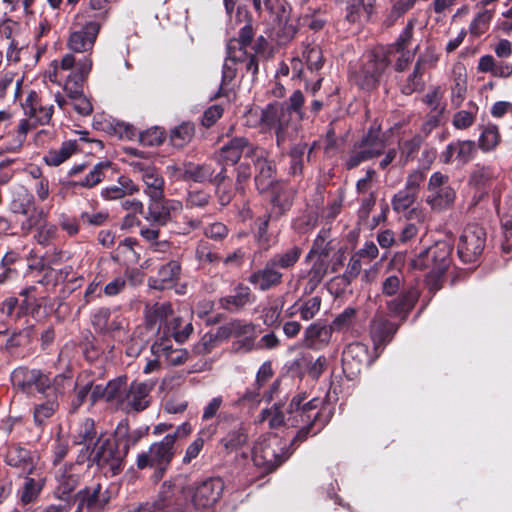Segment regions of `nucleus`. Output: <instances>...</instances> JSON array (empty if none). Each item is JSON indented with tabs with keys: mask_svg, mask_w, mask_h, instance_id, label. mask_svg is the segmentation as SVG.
Segmentation results:
<instances>
[{
	"mask_svg": "<svg viewBox=\"0 0 512 512\" xmlns=\"http://www.w3.org/2000/svg\"><path fill=\"white\" fill-rule=\"evenodd\" d=\"M304 400V395L294 396L287 410L286 425L299 428L293 441L302 442L309 435H316L327 422L322 418L320 410L322 401L320 399L313 398L303 403Z\"/></svg>",
	"mask_w": 512,
	"mask_h": 512,
	"instance_id": "1",
	"label": "nucleus"
},
{
	"mask_svg": "<svg viewBox=\"0 0 512 512\" xmlns=\"http://www.w3.org/2000/svg\"><path fill=\"white\" fill-rule=\"evenodd\" d=\"M130 447V440L128 439L124 445L123 452L119 451L118 445L110 438L99 437L94 443V447H85L77 457L78 463L85 462L86 459L91 460L102 469L110 471L112 475H116L122 466L123 458L127 454Z\"/></svg>",
	"mask_w": 512,
	"mask_h": 512,
	"instance_id": "2",
	"label": "nucleus"
},
{
	"mask_svg": "<svg viewBox=\"0 0 512 512\" xmlns=\"http://www.w3.org/2000/svg\"><path fill=\"white\" fill-rule=\"evenodd\" d=\"M92 69V60L89 56H83L77 63V71L69 73L63 82V90L71 101L74 110L88 116L93 111L90 100L84 95L83 83Z\"/></svg>",
	"mask_w": 512,
	"mask_h": 512,
	"instance_id": "3",
	"label": "nucleus"
},
{
	"mask_svg": "<svg viewBox=\"0 0 512 512\" xmlns=\"http://www.w3.org/2000/svg\"><path fill=\"white\" fill-rule=\"evenodd\" d=\"M452 245L447 241H438L431 247L420 252L411 259L410 266L416 270L423 269L422 258L428 257L433 260V268L426 277L427 285L430 290L437 291L440 288L439 279L450 265V255Z\"/></svg>",
	"mask_w": 512,
	"mask_h": 512,
	"instance_id": "4",
	"label": "nucleus"
},
{
	"mask_svg": "<svg viewBox=\"0 0 512 512\" xmlns=\"http://www.w3.org/2000/svg\"><path fill=\"white\" fill-rule=\"evenodd\" d=\"M175 436L166 435L164 438L153 443L148 451L137 456L136 465L138 469L154 468V478H162L164 471L168 468L174 456Z\"/></svg>",
	"mask_w": 512,
	"mask_h": 512,
	"instance_id": "5",
	"label": "nucleus"
},
{
	"mask_svg": "<svg viewBox=\"0 0 512 512\" xmlns=\"http://www.w3.org/2000/svg\"><path fill=\"white\" fill-rule=\"evenodd\" d=\"M74 30L67 40V47L74 53L91 52L100 32L102 21L99 18L85 21L84 13H77L72 23Z\"/></svg>",
	"mask_w": 512,
	"mask_h": 512,
	"instance_id": "6",
	"label": "nucleus"
},
{
	"mask_svg": "<svg viewBox=\"0 0 512 512\" xmlns=\"http://www.w3.org/2000/svg\"><path fill=\"white\" fill-rule=\"evenodd\" d=\"M384 148L385 141L380 136V128L372 126L367 133L353 145L345 160V165L348 169H353L362 162L379 156Z\"/></svg>",
	"mask_w": 512,
	"mask_h": 512,
	"instance_id": "7",
	"label": "nucleus"
},
{
	"mask_svg": "<svg viewBox=\"0 0 512 512\" xmlns=\"http://www.w3.org/2000/svg\"><path fill=\"white\" fill-rule=\"evenodd\" d=\"M11 381L14 387L26 394H51L56 389L50 376L38 369L18 367L11 373Z\"/></svg>",
	"mask_w": 512,
	"mask_h": 512,
	"instance_id": "8",
	"label": "nucleus"
},
{
	"mask_svg": "<svg viewBox=\"0 0 512 512\" xmlns=\"http://www.w3.org/2000/svg\"><path fill=\"white\" fill-rule=\"evenodd\" d=\"M427 192L426 203L437 212L452 207L456 199V191L450 185L449 176L439 171L430 176Z\"/></svg>",
	"mask_w": 512,
	"mask_h": 512,
	"instance_id": "9",
	"label": "nucleus"
},
{
	"mask_svg": "<svg viewBox=\"0 0 512 512\" xmlns=\"http://www.w3.org/2000/svg\"><path fill=\"white\" fill-rule=\"evenodd\" d=\"M10 209L13 213L26 216L22 222V229L26 231L40 225L45 218L44 211L35 206L34 196L23 186L13 190Z\"/></svg>",
	"mask_w": 512,
	"mask_h": 512,
	"instance_id": "10",
	"label": "nucleus"
},
{
	"mask_svg": "<svg viewBox=\"0 0 512 512\" xmlns=\"http://www.w3.org/2000/svg\"><path fill=\"white\" fill-rule=\"evenodd\" d=\"M129 167L139 175L144 184L143 192L149 200L164 199L165 180L156 166L144 160H133Z\"/></svg>",
	"mask_w": 512,
	"mask_h": 512,
	"instance_id": "11",
	"label": "nucleus"
},
{
	"mask_svg": "<svg viewBox=\"0 0 512 512\" xmlns=\"http://www.w3.org/2000/svg\"><path fill=\"white\" fill-rule=\"evenodd\" d=\"M486 245V231L477 224L467 225L459 237L457 253L465 263L478 260Z\"/></svg>",
	"mask_w": 512,
	"mask_h": 512,
	"instance_id": "12",
	"label": "nucleus"
},
{
	"mask_svg": "<svg viewBox=\"0 0 512 512\" xmlns=\"http://www.w3.org/2000/svg\"><path fill=\"white\" fill-rule=\"evenodd\" d=\"M260 123L266 129L275 131L279 147L291 137L289 128L292 122L288 112L284 110V104L278 102L268 104L261 112Z\"/></svg>",
	"mask_w": 512,
	"mask_h": 512,
	"instance_id": "13",
	"label": "nucleus"
},
{
	"mask_svg": "<svg viewBox=\"0 0 512 512\" xmlns=\"http://www.w3.org/2000/svg\"><path fill=\"white\" fill-rule=\"evenodd\" d=\"M388 65L389 60L384 54L368 53L364 56L359 69L354 72L356 84L362 89H372Z\"/></svg>",
	"mask_w": 512,
	"mask_h": 512,
	"instance_id": "14",
	"label": "nucleus"
},
{
	"mask_svg": "<svg viewBox=\"0 0 512 512\" xmlns=\"http://www.w3.org/2000/svg\"><path fill=\"white\" fill-rule=\"evenodd\" d=\"M223 487L224 485L221 479L210 478L193 488L184 490V495L186 499H190L195 509H208L218 501Z\"/></svg>",
	"mask_w": 512,
	"mask_h": 512,
	"instance_id": "15",
	"label": "nucleus"
},
{
	"mask_svg": "<svg viewBox=\"0 0 512 512\" xmlns=\"http://www.w3.org/2000/svg\"><path fill=\"white\" fill-rule=\"evenodd\" d=\"M281 448L280 440L276 436L258 441L252 450L254 464L265 471H272L283 461L278 453Z\"/></svg>",
	"mask_w": 512,
	"mask_h": 512,
	"instance_id": "16",
	"label": "nucleus"
},
{
	"mask_svg": "<svg viewBox=\"0 0 512 512\" xmlns=\"http://www.w3.org/2000/svg\"><path fill=\"white\" fill-rule=\"evenodd\" d=\"M93 328L97 333L112 338H122L126 335L128 321L120 314H112L107 308L96 311L91 318Z\"/></svg>",
	"mask_w": 512,
	"mask_h": 512,
	"instance_id": "17",
	"label": "nucleus"
},
{
	"mask_svg": "<svg viewBox=\"0 0 512 512\" xmlns=\"http://www.w3.org/2000/svg\"><path fill=\"white\" fill-rule=\"evenodd\" d=\"M249 153L252 154L251 159L256 169V187L259 192L263 193L276 184L274 182V165L267 159V152L263 148H249Z\"/></svg>",
	"mask_w": 512,
	"mask_h": 512,
	"instance_id": "18",
	"label": "nucleus"
},
{
	"mask_svg": "<svg viewBox=\"0 0 512 512\" xmlns=\"http://www.w3.org/2000/svg\"><path fill=\"white\" fill-rule=\"evenodd\" d=\"M420 293L414 286L403 288L398 296L386 302L388 315L403 323L418 301Z\"/></svg>",
	"mask_w": 512,
	"mask_h": 512,
	"instance_id": "19",
	"label": "nucleus"
},
{
	"mask_svg": "<svg viewBox=\"0 0 512 512\" xmlns=\"http://www.w3.org/2000/svg\"><path fill=\"white\" fill-rule=\"evenodd\" d=\"M332 330L323 320H318L308 325L302 338V346L312 350H320L329 345L332 338Z\"/></svg>",
	"mask_w": 512,
	"mask_h": 512,
	"instance_id": "20",
	"label": "nucleus"
},
{
	"mask_svg": "<svg viewBox=\"0 0 512 512\" xmlns=\"http://www.w3.org/2000/svg\"><path fill=\"white\" fill-rule=\"evenodd\" d=\"M24 114L29 119L34 120L36 124L46 125L50 122L54 107L51 104L45 103L37 92L31 90L24 103H22Z\"/></svg>",
	"mask_w": 512,
	"mask_h": 512,
	"instance_id": "21",
	"label": "nucleus"
},
{
	"mask_svg": "<svg viewBox=\"0 0 512 512\" xmlns=\"http://www.w3.org/2000/svg\"><path fill=\"white\" fill-rule=\"evenodd\" d=\"M475 152V142L471 140H458L449 143L440 153V161L444 164L457 163L458 166L467 164Z\"/></svg>",
	"mask_w": 512,
	"mask_h": 512,
	"instance_id": "22",
	"label": "nucleus"
},
{
	"mask_svg": "<svg viewBox=\"0 0 512 512\" xmlns=\"http://www.w3.org/2000/svg\"><path fill=\"white\" fill-rule=\"evenodd\" d=\"M248 282L256 290L265 292L282 284L283 273L267 260L262 268L249 275Z\"/></svg>",
	"mask_w": 512,
	"mask_h": 512,
	"instance_id": "23",
	"label": "nucleus"
},
{
	"mask_svg": "<svg viewBox=\"0 0 512 512\" xmlns=\"http://www.w3.org/2000/svg\"><path fill=\"white\" fill-rule=\"evenodd\" d=\"M257 147L244 137H234L219 149L217 160L222 165H234L239 161L243 153H245L246 157L251 158L252 154L249 153V148Z\"/></svg>",
	"mask_w": 512,
	"mask_h": 512,
	"instance_id": "24",
	"label": "nucleus"
},
{
	"mask_svg": "<svg viewBox=\"0 0 512 512\" xmlns=\"http://www.w3.org/2000/svg\"><path fill=\"white\" fill-rule=\"evenodd\" d=\"M153 387L154 383L152 381H134L129 386L127 385L124 410L142 411L147 408L149 405V394Z\"/></svg>",
	"mask_w": 512,
	"mask_h": 512,
	"instance_id": "25",
	"label": "nucleus"
},
{
	"mask_svg": "<svg viewBox=\"0 0 512 512\" xmlns=\"http://www.w3.org/2000/svg\"><path fill=\"white\" fill-rule=\"evenodd\" d=\"M77 497L82 498V504H86L89 512H103L111 500L110 491L103 489L100 483L79 490Z\"/></svg>",
	"mask_w": 512,
	"mask_h": 512,
	"instance_id": "26",
	"label": "nucleus"
},
{
	"mask_svg": "<svg viewBox=\"0 0 512 512\" xmlns=\"http://www.w3.org/2000/svg\"><path fill=\"white\" fill-rule=\"evenodd\" d=\"M369 363L368 347L360 342L350 343L343 351L342 365L345 372L355 375Z\"/></svg>",
	"mask_w": 512,
	"mask_h": 512,
	"instance_id": "27",
	"label": "nucleus"
},
{
	"mask_svg": "<svg viewBox=\"0 0 512 512\" xmlns=\"http://www.w3.org/2000/svg\"><path fill=\"white\" fill-rule=\"evenodd\" d=\"M180 275V263L171 260L159 268L156 276L149 278L148 285L150 288L157 290L170 289L175 286Z\"/></svg>",
	"mask_w": 512,
	"mask_h": 512,
	"instance_id": "28",
	"label": "nucleus"
},
{
	"mask_svg": "<svg viewBox=\"0 0 512 512\" xmlns=\"http://www.w3.org/2000/svg\"><path fill=\"white\" fill-rule=\"evenodd\" d=\"M178 180L193 181L202 183L210 180L213 176V169L207 164H195L192 162L184 163L182 166H169Z\"/></svg>",
	"mask_w": 512,
	"mask_h": 512,
	"instance_id": "29",
	"label": "nucleus"
},
{
	"mask_svg": "<svg viewBox=\"0 0 512 512\" xmlns=\"http://www.w3.org/2000/svg\"><path fill=\"white\" fill-rule=\"evenodd\" d=\"M140 187L128 176L118 177L116 184L106 186L101 189L100 195L106 201H115L124 199L139 193Z\"/></svg>",
	"mask_w": 512,
	"mask_h": 512,
	"instance_id": "30",
	"label": "nucleus"
},
{
	"mask_svg": "<svg viewBox=\"0 0 512 512\" xmlns=\"http://www.w3.org/2000/svg\"><path fill=\"white\" fill-rule=\"evenodd\" d=\"M400 324V322L396 323L387 319L383 313H377L371 322V337L376 348L389 341L398 330Z\"/></svg>",
	"mask_w": 512,
	"mask_h": 512,
	"instance_id": "31",
	"label": "nucleus"
},
{
	"mask_svg": "<svg viewBox=\"0 0 512 512\" xmlns=\"http://www.w3.org/2000/svg\"><path fill=\"white\" fill-rule=\"evenodd\" d=\"M272 189V197H271V215L275 218L284 215L287 211L290 210L295 191L293 188L289 187L286 184L276 183Z\"/></svg>",
	"mask_w": 512,
	"mask_h": 512,
	"instance_id": "32",
	"label": "nucleus"
},
{
	"mask_svg": "<svg viewBox=\"0 0 512 512\" xmlns=\"http://www.w3.org/2000/svg\"><path fill=\"white\" fill-rule=\"evenodd\" d=\"M5 463L11 467L22 470L23 473L30 475L35 470V463L30 450L20 445H12L8 448Z\"/></svg>",
	"mask_w": 512,
	"mask_h": 512,
	"instance_id": "33",
	"label": "nucleus"
},
{
	"mask_svg": "<svg viewBox=\"0 0 512 512\" xmlns=\"http://www.w3.org/2000/svg\"><path fill=\"white\" fill-rule=\"evenodd\" d=\"M151 352L158 358H163L168 365L178 366L186 362L188 352L184 349L172 348L167 339H160L151 346Z\"/></svg>",
	"mask_w": 512,
	"mask_h": 512,
	"instance_id": "34",
	"label": "nucleus"
},
{
	"mask_svg": "<svg viewBox=\"0 0 512 512\" xmlns=\"http://www.w3.org/2000/svg\"><path fill=\"white\" fill-rule=\"evenodd\" d=\"M57 482L56 493L63 498L68 496L79 484V474L75 472V465L69 464L59 468L55 473Z\"/></svg>",
	"mask_w": 512,
	"mask_h": 512,
	"instance_id": "35",
	"label": "nucleus"
},
{
	"mask_svg": "<svg viewBox=\"0 0 512 512\" xmlns=\"http://www.w3.org/2000/svg\"><path fill=\"white\" fill-rule=\"evenodd\" d=\"M251 302V290L248 286L238 284L233 293L219 299V306L229 312H238Z\"/></svg>",
	"mask_w": 512,
	"mask_h": 512,
	"instance_id": "36",
	"label": "nucleus"
},
{
	"mask_svg": "<svg viewBox=\"0 0 512 512\" xmlns=\"http://www.w3.org/2000/svg\"><path fill=\"white\" fill-rule=\"evenodd\" d=\"M172 316V307L169 302L155 303L145 308V321L149 329L160 330Z\"/></svg>",
	"mask_w": 512,
	"mask_h": 512,
	"instance_id": "37",
	"label": "nucleus"
},
{
	"mask_svg": "<svg viewBox=\"0 0 512 512\" xmlns=\"http://www.w3.org/2000/svg\"><path fill=\"white\" fill-rule=\"evenodd\" d=\"M110 161H101L93 165L84 177L69 182L72 188L91 189L101 183L105 178V172L110 168Z\"/></svg>",
	"mask_w": 512,
	"mask_h": 512,
	"instance_id": "38",
	"label": "nucleus"
},
{
	"mask_svg": "<svg viewBox=\"0 0 512 512\" xmlns=\"http://www.w3.org/2000/svg\"><path fill=\"white\" fill-rule=\"evenodd\" d=\"M253 37L254 32L251 25H244L239 31L238 38L231 39L227 43L228 55L232 59H246V48L252 43Z\"/></svg>",
	"mask_w": 512,
	"mask_h": 512,
	"instance_id": "39",
	"label": "nucleus"
},
{
	"mask_svg": "<svg viewBox=\"0 0 512 512\" xmlns=\"http://www.w3.org/2000/svg\"><path fill=\"white\" fill-rule=\"evenodd\" d=\"M303 250L298 245H293L285 250L273 254L268 261L279 271L292 270L302 256Z\"/></svg>",
	"mask_w": 512,
	"mask_h": 512,
	"instance_id": "40",
	"label": "nucleus"
},
{
	"mask_svg": "<svg viewBox=\"0 0 512 512\" xmlns=\"http://www.w3.org/2000/svg\"><path fill=\"white\" fill-rule=\"evenodd\" d=\"M333 250L334 246L330 240V229H322L315 238L311 249L305 256V260H309L310 258H319L329 262V257Z\"/></svg>",
	"mask_w": 512,
	"mask_h": 512,
	"instance_id": "41",
	"label": "nucleus"
},
{
	"mask_svg": "<svg viewBox=\"0 0 512 512\" xmlns=\"http://www.w3.org/2000/svg\"><path fill=\"white\" fill-rule=\"evenodd\" d=\"M305 262L311 264L310 269L303 275V277L307 278L305 290L312 292L327 274L329 262L319 258H310L305 260Z\"/></svg>",
	"mask_w": 512,
	"mask_h": 512,
	"instance_id": "42",
	"label": "nucleus"
},
{
	"mask_svg": "<svg viewBox=\"0 0 512 512\" xmlns=\"http://www.w3.org/2000/svg\"><path fill=\"white\" fill-rule=\"evenodd\" d=\"M215 432H216L215 425H209L205 428H202L198 432L197 437L187 447L182 462L184 464H188L193 459L197 458L198 455L200 454L201 450L203 449L205 442L208 441L209 439H211V437L215 434Z\"/></svg>",
	"mask_w": 512,
	"mask_h": 512,
	"instance_id": "43",
	"label": "nucleus"
},
{
	"mask_svg": "<svg viewBox=\"0 0 512 512\" xmlns=\"http://www.w3.org/2000/svg\"><path fill=\"white\" fill-rule=\"evenodd\" d=\"M79 60L80 59H77L71 53L64 55L59 64L57 61H53L51 63V67L46 74V78H48L50 82L60 85L61 79L63 78L60 75L61 71H70V73L76 72Z\"/></svg>",
	"mask_w": 512,
	"mask_h": 512,
	"instance_id": "44",
	"label": "nucleus"
},
{
	"mask_svg": "<svg viewBox=\"0 0 512 512\" xmlns=\"http://www.w3.org/2000/svg\"><path fill=\"white\" fill-rule=\"evenodd\" d=\"M127 383L122 378L109 381L106 384L105 401L116 406L118 409L124 410L126 398Z\"/></svg>",
	"mask_w": 512,
	"mask_h": 512,
	"instance_id": "45",
	"label": "nucleus"
},
{
	"mask_svg": "<svg viewBox=\"0 0 512 512\" xmlns=\"http://www.w3.org/2000/svg\"><path fill=\"white\" fill-rule=\"evenodd\" d=\"M43 396H45L47 400L34 407V421L38 426L44 425L46 420L52 417L58 409L57 389L53 390V393L44 394Z\"/></svg>",
	"mask_w": 512,
	"mask_h": 512,
	"instance_id": "46",
	"label": "nucleus"
},
{
	"mask_svg": "<svg viewBox=\"0 0 512 512\" xmlns=\"http://www.w3.org/2000/svg\"><path fill=\"white\" fill-rule=\"evenodd\" d=\"M77 150V141L68 140L63 142L59 148L50 150L44 156V161L49 166H58L68 160Z\"/></svg>",
	"mask_w": 512,
	"mask_h": 512,
	"instance_id": "47",
	"label": "nucleus"
},
{
	"mask_svg": "<svg viewBox=\"0 0 512 512\" xmlns=\"http://www.w3.org/2000/svg\"><path fill=\"white\" fill-rule=\"evenodd\" d=\"M314 145L308 148L306 143H298L294 145L289 153L290 156V167L289 173L293 176L301 175L303 171L304 165V157L305 155L307 159H309L310 154L312 153Z\"/></svg>",
	"mask_w": 512,
	"mask_h": 512,
	"instance_id": "48",
	"label": "nucleus"
},
{
	"mask_svg": "<svg viewBox=\"0 0 512 512\" xmlns=\"http://www.w3.org/2000/svg\"><path fill=\"white\" fill-rule=\"evenodd\" d=\"M195 135V125L191 122H183L170 131V142L176 148H183L191 142Z\"/></svg>",
	"mask_w": 512,
	"mask_h": 512,
	"instance_id": "49",
	"label": "nucleus"
},
{
	"mask_svg": "<svg viewBox=\"0 0 512 512\" xmlns=\"http://www.w3.org/2000/svg\"><path fill=\"white\" fill-rule=\"evenodd\" d=\"M144 218L157 226H165L170 221L163 200H149Z\"/></svg>",
	"mask_w": 512,
	"mask_h": 512,
	"instance_id": "50",
	"label": "nucleus"
},
{
	"mask_svg": "<svg viewBox=\"0 0 512 512\" xmlns=\"http://www.w3.org/2000/svg\"><path fill=\"white\" fill-rule=\"evenodd\" d=\"M305 99L304 95L300 90H295L284 104L285 112H288V117L291 122H300L303 117V105Z\"/></svg>",
	"mask_w": 512,
	"mask_h": 512,
	"instance_id": "51",
	"label": "nucleus"
},
{
	"mask_svg": "<svg viewBox=\"0 0 512 512\" xmlns=\"http://www.w3.org/2000/svg\"><path fill=\"white\" fill-rule=\"evenodd\" d=\"M357 310L353 307L345 308L329 325L332 332H348L355 324Z\"/></svg>",
	"mask_w": 512,
	"mask_h": 512,
	"instance_id": "52",
	"label": "nucleus"
},
{
	"mask_svg": "<svg viewBox=\"0 0 512 512\" xmlns=\"http://www.w3.org/2000/svg\"><path fill=\"white\" fill-rule=\"evenodd\" d=\"M477 113L478 106L474 102H469L466 109L454 114L452 125L459 130L467 129L474 123Z\"/></svg>",
	"mask_w": 512,
	"mask_h": 512,
	"instance_id": "53",
	"label": "nucleus"
},
{
	"mask_svg": "<svg viewBox=\"0 0 512 512\" xmlns=\"http://www.w3.org/2000/svg\"><path fill=\"white\" fill-rule=\"evenodd\" d=\"M496 178L495 171L490 167H478L471 176L469 183L478 190L489 187Z\"/></svg>",
	"mask_w": 512,
	"mask_h": 512,
	"instance_id": "54",
	"label": "nucleus"
},
{
	"mask_svg": "<svg viewBox=\"0 0 512 512\" xmlns=\"http://www.w3.org/2000/svg\"><path fill=\"white\" fill-rule=\"evenodd\" d=\"M247 441V433L239 424L237 427L228 432V434L221 439V443L228 451H234L242 447Z\"/></svg>",
	"mask_w": 512,
	"mask_h": 512,
	"instance_id": "55",
	"label": "nucleus"
},
{
	"mask_svg": "<svg viewBox=\"0 0 512 512\" xmlns=\"http://www.w3.org/2000/svg\"><path fill=\"white\" fill-rule=\"evenodd\" d=\"M97 432L95 430V424L92 419H85L80 423L76 434L74 435V443L77 445L89 446L96 438Z\"/></svg>",
	"mask_w": 512,
	"mask_h": 512,
	"instance_id": "56",
	"label": "nucleus"
},
{
	"mask_svg": "<svg viewBox=\"0 0 512 512\" xmlns=\"http://www.w3.org/2000/svg\"><path fill=\"white\" fill-rule=\"evenodd\" d=\"M274 217L271 214L265 215L263 218H259L256 221V230L254 232V239L257 244L267 250L271 247V236L268 233L269 220Z\"/></svg>",
	"mask_w": 512,
	"mask_h": 512,
	"instance_id": "57",
	"label": "nucleus"
},
{
	"mask_svg": "<svg viewBox=\"0 0 512 512\" xmlns=\"http://www.w3.org/2000/svg\"><path fill=\"white\" fill-rule=\"evenodd\" d=\"M44 485V481L42 479L35 480L30 477H25V482L20 494L21 502L24 504L32 503L34 502Z\"/></svg>",
	"mask_w": 512,
	"mask_h": 512,
	"instance_id": "58",
	"label": "nucleus"
},
{
	"mask_svg": "<svg viewBox=\"0 0 512 512\" xmlns=\"http://www.w3.org/2000/svg\"><path fill=\"white\" fill-rule=\"evenodd\" d=\"M454 76L455 84L452 88V103L458 106L462 103L467 89L465 69L463 67H456L454 69Z\"/></svg>",
	"mask_w": 512,
	"mask_h": 512,
	"instance_id": "59",
	"label": "nucleus"
},
{
	"mask_svg": "<svg viewBox=\"0 0 512 512\" xmlns=\"http://www.w3.org/2000/svg\"><path fill=\"white\" fill-rule=\"evenodd\" d=\"M416 198L417 196L415 194L401 189L392 197V208L397 213H403L414 204Z\"/></svg>",
	"mask_w": 512,
	"mask_h": 512,
	"instance_id": "60",
	"label": "nucleus"
},
{
	"mask_svg": "<svg viewBox=\"0 0 512 512\" xmlns=\"http://www.w3.org/2000/svg\"><path fill=\"white\" fill-rule=\"evenodd\" d=\"M299 25L306 26L309 29L317 32L324 28L326 19L323 17L319 10H313L311 12L303 14L298 19Z\"/></svg>",
	"mask_w": 512,
	"mask_h": 512,
	"instance_id": "61",
	"label": "nucleus"
},
{
	"mask_svg": "<svg viewBox=\"0 0 512 512\" xmlns=\"http://www.w3.org/2000/svg\"><path fill=\"white\" fill-rule=\"evenodd\" d=\"M422 76L423 72L418 67L414 66L413 72L401 84V92L405 95H411L420 90L423 87Z\"/></svg>",
	"mask_w": 512,
	"mask_h": 512,
	"instance_id": "62",
	"label": "nucleus"
},
{
	"mask_svg": "<svg viewBox=\"0 0 512 512\" xmlns=\"http://www.w3.org/2000/svg\"><path fill=\"white\" fill-rule=\"evenodd\" d=\"M321 308V298L319 296H314L303 302L297 311L300 314V317L304 321H308L313 319L320 311Z\"/></svg>",
	"mask_w": 512,
	"mask_h": 512,
	"instance_id": "63",
	"label": "nucleus"
},
{
	"mask_svg": "<svg viewBox=\"0 0 512 512\" xmlns=\"http://www.w3.org/2000/svg\"><path fill=\"white\" fill-rule=\"evenodd\" d=\"M303 58L311 71L319 70L323 65V55L321 49L316 45H308L303 51Z\"/></svg>",
	"mask_w": 512,
	"mask_h": 512,
	"instance_id": "64",
	"label": "nucleus"
}]
</instances>
